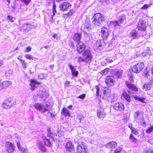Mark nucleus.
Returning a JSON list of instances; mask_svg holds the SVG:
<instances>
[{
    "label": "nucleus",
    "mask_w": 153,
    "mask_h": 153,
    "mask_svg": "<svg viewBox=\"0 0 153 153\" xmlns=\"http://www.w3.org/2000/svg\"><path fill=\"white\" fill-rule=\"evenodd\" d=\"M30 85L31 87L30 89L32 91H33L36 88V87L35 86L36 84L39 85L41 84V82H37L34 79H30Z\"/></svg>",
    "instance_id": "dca6fc26"
},
{
    "label": "nucleus",
    "mask_w": 153,
    "mask_h": 153,
    "mask_svg": "<svg viewBox=\"0 0 153 153\" xmlns=\"http://www.w3.org/2000/svg\"><path fill=\"white\" fill-rule=\"evenodd\" d=\"M39 149L41 151L43 152H46V149L44 146L41 143L39 144L38 146Z\"/></svg>",
    "instance_id": "f704fd0d"
},
{
    "label": "nucleus",
    "mask_w": 153,
    "mask_h": 153,
    "mask_svg": "<svg viewBox=\"0 0 153 153\" xmlns=\"http://www.w3.org/2000/svg\"><path fill=\"white\" fill-rule=\"evenodd\" d=\"M153 131V126L151 125L146 130V132L147 133L149 134L150 133Z\"/></svg>",
    "instance_id": "c9c22d12"
},
{
    "label": "nucleus",
    "mask_w": 153,
    "mask_h": 153,
    "mask_svg": "<svg viewBox=\"0 0 153 153\" xmlns=\"http://www.w3.org/2000/svg\"><path fill=\"white\" fill-rule=\"evenodd\" d=\"M123 74V71L121 70L115 69L114 71V75L116 76H120Z\"/></svg>",
    "instance_id": "cd10ccee"
},
{
    "label": "nucleus",
    "mask_w": 153,
    "mask_h": 153,
    "mask_svg": "<svg viewBox=\"0 0 153 153\" xmlns=\"http://www.w3.org/2000/svg\"><path fill=\"white\" fill-rule=\"evenodd\" d=\"M133 97L135 100H138L139 101L143 103H144L146 102H145L144 101V100H145L146 99V98H141L137 95L133 96Z\"/></svg>",
    "instance_id": "c756f323"
},
{
    "label": "nucleus",
    "mask_w": 153,
    "mask_h": 153,
    "mask_svg": "<svg viewBox=\"0 0 153 153\" xmlns=\"http://www.w3.org/2000/svg\"><path fill=\"white\" fill-rule=\"evenodd\" d=\"M43 141L45 144L49 147L52 146V144L50 141V139H48L45 136H43L42 137Z\"/></svg>",
    "instance_id": "aec40b11"
},
{
    "label": "nucleus",
    "mask_w": 153,
    "mask_h": 153,
    "mask_svg": "<svg viewBox=\"0 0 153 153\" xmlns=\"http://www.w3.org/2000/svg\"><path fill=\"white\" fill-rule=\"evenodd\" d=\"M23 68H25L27 67V63H25V60H23L20 62Z\"/></svg>",
    "instance_id": "a19ab883"
},
{
    "label": "nucleus",
    "mask_w": 153,
    "mask_h": 153,
    "mask_svg": "<svg viewBox=\"0 0 153 153\" xmlns=\"http://www.w3.org/2000/svg\"><path fill=\"white\" fill-rule=\"evenodd\" d=\"M97 115L99 118L103 119L105 117L106 113L103 111L98 110L97 111Z\"/></svg>",
    "instance_id": "b1692460"
},
{
    "label": "nucleus",
    "mask_w": 153,
    "mask_h": 153,
    "mask_svg": "<svg viewBox=\"0 0 153 153\" xmlns=\"http://www.w3.org/2000/svg\"><path fill=\"white\" fill-rule=\"evenodd\" d=\"M100 41H97L96 43V46L98 47H100L101 46V44L100 42Z\"/></svg>",
    "instance_id": "864d4df0"
},
{
    "label": "nucleus",
    "mask_w": 153,
    "mask_h": 153,
    "mask_svg": "<svg viewBox=\"0 0 153 153\" xmlns=\"http://www.w3.org/2000/svg\"><path fill=\"white\" fill-rule=\"evenodd\" d=\"M92 19V23L97 26L101 23L102 21H104V17L100 13H97L94 15Z\"/></svg>",
    "instance_id": "f03ea898"
},
{
    "label": "nucleus",
    "mask_w": 153,
    "mask_h": 153,
    "mask_svg": "<svg viewBox=\"0 0 153 153\" xmlns=\"http://www.w3.org/2000/svg\"><path fill=\"white\" fill-rule=\"evenodd\" d=\"M83 57L85 62H88L91 60L92 58V54L88 50H86L83 53Z\"/></svg>",
    "instance_id": "1a4fd4ad"
},
{
    "label": "nucleus",
    "mask_w": 153,
    "mask_h": 153,
    "mask_svg": "<svg viewBox=\"0 0 153 153\" xmlns=\"http://www.w3.org/2000/svg\"><path fill=\"white\" fill-rule=\"evenodd\" d=\"M12 82L9 81H4L0 84V89L6 88L11 86Z\"/></svg>",
    "instance_id": "a211bd4d"
},
{
    "label": "nucleus",
    "mask_w": 153,
    "mask_h": 153,
    "mask_svg": "<svg viewBox=\"0 0 153 153\" xmlns=\"http://www.w3.org/2000/svg\"><path fill=\"white\" fill-rule=\"evenodd\" d=\"M81 38V34L76 33L74 34L73 37V39L76 42H79Z\"/></svg>",
    "instance_id": "bb28decb"
},
{
    "label": "nucleus",
    "mask_w": 153,
    "mask_h": 153,
    "mask_svg": "<svg viewBox=\"0 0 153 153\" xmlns=\"http://www.w3.org/2000/svg\"><path fill=\"white\" fill-rule=\"evenodd\" d=\"M61 114L65 117H70L71 115L70 111L65 107H64L62 109Z\"/></svg>",
    "instance_id": "4be33fe9"
},
{
    "label": "nucleus",
    "mask_w": 153,
    "mask_h": 153,
    "mask_svg": "<svg viewBox=\"0 0 153 153\" xmlns=\"http://www.w3.org/2000/svg\"><path fill=\"white\" fill-rule=\"evenodd\" d=\"M85 45L84 44L81 42H79L76 45V51L79 53L82 52L85 50Z\"/></svg>",
    "instance_id": "2eb2a0df"
},
{
    "label": "nucleus",
    "mask_w": 153,
    "mask_h": 153,
    "mask_svg": "<svg viewBox=\"0 0 153 153\" xmlns=\"http://www.w3.org/2000/svg\"><path fill=\"white\" fill-rule=\"evenodd\" d=\"M74 11L73 9H72L70 10V11L68 13V16L71 15L74 13Z\"/></svg>",
    "instance_id": "3c124183"
},
{
    "label": "nucleus",
    "mask_w": 153,
    "mask_h": 153,
    "mask_svg": "<svg viewBox=\"0 0 153 153\" xmlns=\"http://www.w3.org/2000/svg\"><path fill=\"white\" fill-rule=\"evenodd\" d=\"M70 82L68 81H67L65 82V85L66 86H68L69 85Z\"/></svg>",
    "instance_id": "680f3d73"
},
{
    "label": "nucleus",
    "mask_w": 153,
    "mask_h": 153,
    "mask_svg": "<svg viewBox=\"0 0 153 153\" xmlns=\"http://www.w3.org/2000/svg\"><path fill=\"white\" fill-rule=\"evenodd\" d=\"M54 65H51L50 66L49 68H50V69L51 70H53V68L54 67Z\"/></svg>",
    "instance_id": "338daca9"
},
{
    "label": "nucleus",
    "mask_w": 153,
    "mask_h": 153,
    "mask_svg": "<svg viewBox=\"0 0 153 153\" xmlns=\"http://www.w3.org/2000/svg\"><path fill=\"white\" fill-rule=\"evenodd\" d=\"M108 30L106 27H103L102 28L101 32L102 36L103 39L106 40L108 35Z\"/></svg>",
    "instance_id": "f3484780"
},
{
    "label": "nucleus",
    "mask_w": 153,
    "mask_h": 153,
    "mask_svg": "<svg viewBox=\"0 0 153 153\" xmlns=\"http://www.w3.org/2000/svg\"><path fill=\"white\" fill-rule=\"evenodd\" d=\"M105 60L107 62L111 63L115 60V58L114 57L113 58L111 59L109 57H108L105 58Z\"/></svg>",
    "instance_id": "ea45409f"
},
{
    "label": "nucleus",
    "mask_w": 153,
    "mask_h": 153,
    "mask_svg": "<svg viewBox=\"0 0 153 153\" xmlns=\"http://www.w3.org/2000/svg\"><path fill=\"white\" fill-rule=\"evenodd\" d=\"M34 107L37 111L44 113L49 110L50 105L46 104L44 106L41 103H37L34 104Z\"/></svg>",
    "instance_id": "f257e3e1"
},
{
    "label": "nucleus",
    "mask_w": 153,
    "mask_h": 153,
    "mask_svg": "<svg viewBox=\"0 0 153 153\" xmlns=\"http://www.w3.org/2000/svg\"><path fill=\"white\" fill-rule=\"evenodd\" d=\"M117 145V143L115 141H112L107 143L105 145L106 148L109 149H113L115 148Z\"/></svg>",
    "instance_id": "4468645a"
},
{
    "label": "nucleus",
    "mask_w": 153,
    "mask_h": 153,
    "mask_svg": "<svg viewBox=\"0 0 153 153\" xmlns=\"http://www.w3.org/2000/svg\"><path fill=\"white\" fill-rule=\"evenodd\" d=\"M122 151V147L119 146L115 150L114 153H120Z\"/></svg>",
    "instance_id": "58836bf2"
},
{
    "label": "nucleus",
    "mask_w": 153,
    "mask_h": 153,
    "mask_svg": "<svg viewBox=\"0 0 153 153\" xmlns=\"http://www.w3.org/2000/svg\"><path fill=\"white\" fill-rule=\"evenodd\" d=\"M81 143V144H79L76 147V151L78 153L85 152L87 153L86 147L85 146L84 143L82 142Z\"/></svg>",
    "instance_id": "9d476101"
},
{
    "label": "nucleus",
    "mask_w": 153,
    "mask_h": 153,
    "mask_svg": "<svg viewBox=\"0 0 153 153\" xmlns=\"http://www.w3.org/2000/svg\"><path fill=\"white\" fill-rule=\"evenodd\" d=\"M14 102L13 99L11 97H9L6 98L4 100L2 103V106L4 108L9 109L13 106Z\"/></svg>",
    "instance_id": "7ed1b4c3"
},
{
    "label": "nucleus",
    "mask_w": 153,
    "mask_h": 153,
    "mask_svg": "<svg viewBox=\"0 0 153 153\" xmlns=\"http://www.w3.org/2000/svg\"><path fill=\"white\" fill-rule=\"evenodd\" d=\"M47 136L51 138H53L54 134L53 131H52L50 128H48L47 130Z\"/></svg>",
    "instance_id": "c85d7f7f"
},
{
    "label": "nucleus",
    "mask_w": 153,
    "mask_h": 153,
    "mask_svg": "<svg viewBox=\"0 0 153 153\" xmlns=\"http://www.w3.org/2000/svg\"><path fill=\"white\" fill-rule=\"evenodd\" d=\"M144 73L145 75L146 76L149 75V72L148 71H147V70H146L144 72Z\"/></svg>",
    "instance_id": "0e129e2a"
},
{
    "label": "nucleus",
    "mask_w": 153,
    "mask_h": 153,
    "mask_svg": "<svg viewBox=\"0 0 153 153\" xmlns=\"http://www.w3.org/2000/svg\"><path fill=\"white\" fill-rule=\"evenodd\" d=\"M7 18L9 19V21H10L11 22H14V20H13V19L14 18L10 16H7Z\"/></svg>",
    "instance_id": "8fccbe9b"
},
{
    "label": "nucleus",
    "mask_w": 153,
    "mask_h": 153,
    "mask_svg": "<svg viewBox=\"0 0 153 153\" xmlns=\"http://www.w3.org/2000/svg\"><path fill=\"white\" fill-rule=\"evenodd\" d=\"M111 24L114 26V27L116 26L117 25H120L117 21L113 22H111Z\"/></svg>",
    "instance_id": "de8ad7c7"
},
{
    "label": "nucleus",
    "mask_w": 153,
    "mask_h": 153,
    "mask_svg": "<svg viewBox=\"0 0 153 153\" xmlns=\"http://www.w3.org/2000/svg\"><path fill=\"white\" fill-rule=\"evenodd\" d=\"M140 124L143 126L146 127V122L145 121H143L142 123H140Z\"/></svg>",
    "instance_id": "6e6d98bb"
},
{
    "label": "nucleus",
    "mask_w": 153,
    "mask_h": 153,
    "mask_svg": "<svg viewBox=\"0 0 153 153\" xmlns=\"http://www.w3.org/2000/svg\"><path fill=\"white\" fill-rule=\"evenodd\" d=\"M128 127L130 129L131 133V134H134L136 135L138 134L139 132L138 130L133 126L131 123H129L128 124Z\"/></svg>",
    "instance_id": "412c9836"
},
{
    "label": "nucleus",
    "mask_w": 153,
    "mask_h": 153,
    "mask_svg": "<svg viewBox=\"0 0 153 153\" xmlns=\"http://www.w3.org/2000/svg\"><path fill=\"white\" fill-rule=\"evenodd\" d=\"M137 27L139 30L145 31L146 28V24L143 20L140 19L138 22Z\"/></svg>",
    "instance_id": "f8f14e48"
},
{
    "label": "nucleus",
    "mask_w": 153,
    "mask_h": 153,
    "mask_svg": "<svg viewBox=\"0 0 153 153\" xmlns=\"http://www.w3.org/2000/svg\"><path fill=\"white\" fill-rule=\"evenodd\" d=\"M152 87V84L148 82L145 83L143 86V88L146 91L150 90Z\"/></svg>",
    "instance_id": "a878e982"
},
{
    "label": "nucleus",
    "mask_w": 153,
    "mask_h": 153,
    "mask_svg": "<svg viewBox=\"0 0 153 153\" xmlns=\"http://www.w3.org/2000/svg\"><path fill=\"white\" fill-rule=\"evenodd\" d=\"M31 50V48L30 47H28L26 48V51L27 52H29Z\"/></svg>",
    "instance_id": "e2e57ef3"
},
{
    "label": "nucleus",
    "mask_w": 153,
    "mask_h": 153,
    "mask_svg": "<svg viewBox=\"0 0 153 153\" xmlns=\"http://www.w3.org/2000/svg\"><path fill=\"white\" fill-rule=\"evenodd\" d=\"M22 2H23L25 5H28L30 2L31 1V0H20Z\"/></svg>",
    "instance_id": "37998d69"
},
{
    "label": "nucleus",
    "mask_w": 153,
    "mask_h": 153,
    "mask_svg": "<svg viewBox=\"0 0 153 153\" xmlns=\"http://www.w3.org/2000/svg\"><path fill=\"white\" fill-rule=\"evenodd\" d=\"M71 7V5L68 2H64L59 6L60 9L62 11L67 10Z\"/></svg>",
    "instance_id": "ddd939ff"
},
{
    "label": "nucleus",
    "mask_w": 153,
    "mask_h": 153,
    "mask_svg": "<svg viewBox=\"0 0 153 153\" xmlns=\"http://www.w3.org/2000/svg\"><path fill=\"white\" fill-rule=\"evenodd\" d=\"M111 77H106L105 80V82L108 86H113L114 84V81L111 78Z\"/></svg>",
    "instance_id": "5701e85b"
},
{
    "label": "nucleus",
    "mask_w": 153,
    "mask_h": 153,
    "mask_svg": "<svg viewBox=\"0 0 153 153\" xmlns=\"http://www.w3.org/2000/svg\"><path fill=\"white\" fill-rule=\"evenodd\" d=\"M121 96L128 102H130L131 101V96L125 91H123Z\"/></svg>",
    "instance_id": "6ab92c4d"
},
{
    "label": "nucleus",
    "mask_w": 153,
    "mask_h": 153,
    "mask_svg": "<svg viewBox=\"0 0 153 153\" xmlns=\"http://www.w3.org/2000/svg\"><path fill=\"white\" fill-rule=\"evenodd\" d=\"M22 56H18L17 57L18 59L20 61H21L23 59H22Z\"/></svg>",
    "instance_id": "13d9d810"
},
{
    "label": "nucleus",
    "mask_w": 153,
    "mask_h": 153,
    "mask_svg": "<svg viewBox=\"0 0 153 153\" xmlns=\"http://www.w3.org/2000/svg\"><path fill=\"white\" fill-rule=\"evenodd\" d=\"M53 37L54 38L56 39H58L57 34L56 33L54 34L53 36Z\"/></svg>",
    "instance_id": "bf43d9fd"
},
{
    "label": "nucleus",
    "mask_w": 153,
    "mask_h": 153,
    "mask_svg": "<svg viewBox=\"0 0 153 153\" xmlns=\"http://www.w3.org/2000/svg\"><path fill=\"white\" fill-rule=\"evenodd\" d=\"M140 111H137L135 113L136 114V115L137 116H139V115L140 114Z\"/></svg>",
    "instance_id": "4d7b16f0"
},
{
    "label": "nucleus",
    "mask_w": 153,
    "mask_h": 153,
    "mask_svg": "<svg viewBox=\"0 0 153 153\" xmlns=\"http://www.w3.org/2000/svg\"><path fill=\"white\" fill-rule=\"evenodd\" d=\"M134 82V79L133 77H129L128 81H126V84L127 85L128 83L129 84H131Z\"/></svg>",
    "instance_id": "4c0bfd02"
},
{
    "label": "nucleus",
    "mask_w": 153,
    "mask_h": 153,
    "mask_svg": "<svg viewBox=\"0 0 153 153\" xmlns=\"http://www.w3.org/2000/svg\"><path fill=\"white\" fill-rule=\"evenodd\" d=\"M144 65L141 62H139L137 65L133 66L132 68V70L133 72L138 73L140 72L142 69L144 68Z\"/></svg>",
    "instance_id": "423d86ee"
},
{
    "label": "nucleus",
    "mask_w": 153,
    "mask_h": 153,
    "mask_svg": "<svg viewBox=\"0 0 153 153\" xmlns=\"http://www.w3.org/2000/svg\"><path fill=\"white\" fill-rule=\"evenodd\" d=\"M25 26H27L26 28V30H30L31 28V25H28L27 23H25L23 25L22 27L20 26L19 28L22 30V28L23 27H25Z\"/></svg>",
    "instance_id": "473e14b6"
},
{
    "label": "nucleus",
    "mask_w": 153,
    "mask_h": 153,
    "mask_svg": "<svg viewBox=\"0 0 153 153\" xmlns=\"http://www.w3.org/2000/svg\"><path fill=\"white\" fill-rule=\"evenodd\" d=\"M108 89H107L106 90L105 89L103 90V93L105 95L108 93Z\"/></svg>",
    "instance_id": "5fc2aeb1"
},
{
    "label": "nucleus",
    "mask_w": 153,
    "mask_h": 153,
    "mask_svg": "<svg viewBox=\"0 0 153 153\" xmlns=\"http://www.w3.org/2000/svg\"><path fill=\"white\" fill-rule=\"evenodd\" d=\"M16 143L20 153H28V149L26 145H22L20 141H16Z\"/></svg>",
    "instance_id": "39448f33"
},
{
    "label": "nucleus",
    "mask_w": 153,
    "mask_h": 153,
    "mask_svg": "<svg viewBox=\"0 0 153 153\" xmlns=\"http://www.w3.org/2000/svg\"><path fill=\"white\" fill-rule=\"evenodd\" d=\"M52 10H53V16L55 15V14L56 13V5L55 4V2L53 3V8H52Z\"/></svg>",
    "instance_id": "79ce46f5"
},
{
    "label": "nucleus",
    "mask_w": 153,
    "mask_h": 153,
    "mask_svg": "<svg viewBox=\"0 0 153 153\" xmlns=\"http://www.w3.org/2000/svg\"><path fill=\"white\" fill-rule=\"evenodd\" d=\"M108 0H100L101 2L102 3L107 2Z\"/></svg>",
    "instance_id": "774afa93"
},
{
    "label": "nucleus",
    "mask_w": 153,
    "mask_h": 153,
    "mask_svg": "<svg viewBox=\"0 0 153 153\" xmlns=\"http://www.w3.org/2000/svg\"><path fill=\"white\" fill-rule=\"evenodd\" d=\"M25 57L26 58L29 59L33 60V57L30 55L27 54L25 55Z\"/></svg>",
    "instance_id": "a18cd8bd"
},
{
    "label": "nucleus",
    "mask_w": 153,
    "mask_h": 153,
    "mask_svg": "<svg viewBox=\"0 0 153 153\" xmlns=\"http://www.w3.org/2000/svg\"><path fill=\"white\" fill-rule=\"evenodd\" d=\"M4 147L7 153H13L16 149V146L14 143L7 141L5 143Z\"/></svg>",
    "instance_id": "20e7f679"
},
{
    "label": "nucleus",
    "mask_w": 153,
    "mask_h": 153,
    "mask_svg": "<svg viewBox=\"0 0 153 153\" xmlns=\"http://www.w3.org/2000/svg\"><path fill=\"white\" fill-rule=\"evenodd\" d=\"M150 6V5H148L147 4H144L143 7H141L142 9H146L148 8Z\"/></svg>",
    "instance_id": "09e8293b"
},
{
    "label": "nucleus",
    "mask_w": 153,
    "mask_h": 153,
    "mask_svg": "<svg viewBox=\"0 0 153 153\" xmlns=\"http://www.w3.org/2000/svg\"><path fill=\"white\" fill-rule=\"evenodd\" d=\"M95 87L96 89V95L97 97H98L99 96L100 88L98 85H96Z\"/></svg>",
    "instance_id": "c03bdc74"
},
{
    "label": "nucleus",
    "mask_w": 153,
    "mask_h": 153,
    "mask_svg": "<svg viewBox=\"0 0 153 153\" xmlns=\"http://www.w3.org/2000/svg\"><path fill=\"white\" fill-rule=\"evenodd\" d=\"M70 69L71 70V72L74 76H77L78 74V72L76 71L75 68L71 65L68 63Z\"/></svg>",
    "instance_id": "393cba45"
},
{
    "label": "nucleus",
    "mask_w": 153,
    "mask_h": 153,
    "mask_svg": "<svg viewBox=\"0 0 153 153\" xmlns=\"http://www.w3.org/2000/svg\"><path fill=\"white\" fill-rule=\"evenodd\" d=\"M130 36L132 38L136 39L138 38L137 32L136 30H133L131 33Z\"/></svg>",
    "instance_id": "7c9ffc66"
},
{
    "label": "nucleus",
    "mask_w": 153,
    "mask_h": 153,
    "mask_svg": "<svg viewBox=\"0 0 153 153\" xmlns=\"http://www.w3.org/2000/svg\"><path fill=\"white\" fill-rule=\"evenodd\" d=\"M129 138L131 142L134 143H136L137 142V139L132 134H130Z\"/></svg>",
    "instance_id": "2f4dec72"
},
{
    "label": "nucleus",
    "mask_w": 153,
    "mask_h": 153,
    "mask_svg": "<svg viewBox=\"0 0 153 153\" xmlns=\"http://www.w3.org/2000/svg\"><path fill=\"white\" fill-rule=\"evenodd\" d=\"M78 61L79 62H80L82 61H85V60H84L83 57L82 58L81 57H79L78 58Z\"/></svg>",
    "instance_id": "603ef678"
},
{
    "label": "nucleus",
    "mask_w": 153,
    "mask_h": 153,
    "mask_svg": "<svg viewBox=\"0 0 153 153\" xmlns=\"http://www.w3.org/2000/svg\"><path fill=\"white\" fill-rule=\"evenodd\" d=\"M85 96L86 95L85 94H83L77 97V98L83 100L85 98Z\"/></svg>",
    "instance_id": "49530a36"
},
{
    "label": "nucleus",
    "mask_w": 153,
    "mask_h": 153,
    "mask_svg": "<svg viewBox=\"0 0 153 153\" xmlns=\"http://www.w3.org/2000/svg\"><path fill=\"white\" fill-rule=\"evenodd\" d=\"M146 153H153V150H148L146 151Z\"/></svg>",
    "instance_id": "052dcab7"
},
{
    "label": "nucleus",
    "mask_w": 153,
    "mask_h": 153,
    "mask_svg": "<svg viewBox=\"0 0 153 153\" xmlns=\"http://www.w3.org/2000/svg\"><path fill=\"white\" fill-rule=\"evenodd\" d=\"M125 19V16L124 15H122L119 17L118 20L117 21L119 24H122Z\"/></svg>",
    "instance_id": "72a5a7b5"
},
{
    "label": "nucleus",
    "mask_w": 153,
    "mask_h": 153,
    "mask_svg": "<svg viewBox=\"0 0 153 153\" xmlns=\"http://www.w3.org/2000/svg\"><path fill=\"white\" fill-rule=\"evenodd\" d=\"M109 70V69L108 68H106L104 70L101 71L100 72V73L101 74H102V75H104L108 73V71Z\"/></svg>",
    "instance_id": "e433bc0d"
},
{
    "label": "nucleus",
    "mask_w": 153,
    "mask_h": 153,
    "mask_svg": "<svg viewBox=\"0 0 153 153\" xmlns=\"http://www.w3.org/2000/svg\"><path fill=\"white\" fill-rule=\"evenodd\" d=\"M114 109L116 111L119 112L123 111L125 109L124 105L121 102L116 103L113 105Z\"/></svg>",
    "instance_id": "0eeeda50"
},
{
    "label": "nucleus",
    "mask_w": 153,
    "mask_h": 153,
    "mask_svg": "<svg viewBox=\"0 0 153 153\" xmlns=\"http://www.w3.org/2000/svg\"><path fill=\"white\" fill-rule=\"evenodd\" d=\"M4 63V62L2 60H1L0 61V67L2 66Z\"/></svg>",
    "instance_id": "69168bd1"
},
{
    "label": "nucleus",
    "mask_w": 153,
    "mask_h": 153,
    "mask_svg": "<svg viewBox=\"0 0 153 153\" xmlns=\"http://www.w3.org/2000/svg\"><path fill=\"white\" fill-rule=\"evenodd\" d=\"M66 151L69 152H71L75 150L74 145L71 141H68L65 144L64 146Z\"/></svg>",
    "instance_id": "6e6552de"
},
{
    "label": "nucleus",
    "mask_w": 153,
    "mask_h": 153,
    "mask_svg": "<svg viewBox=\"0 0 153 153\" xmlns=\"http://www.w3.org/2000/svg\"><path fill=\"white\" fill-rule=\"evenodd\" d=\"M126 86L127 88L130 90V91H128V92L129 93H134L138 91L137 87L133 84H129L128 83Z\"/></svg>",
    "instance_id": "9b49d317"
}]
</instances>
